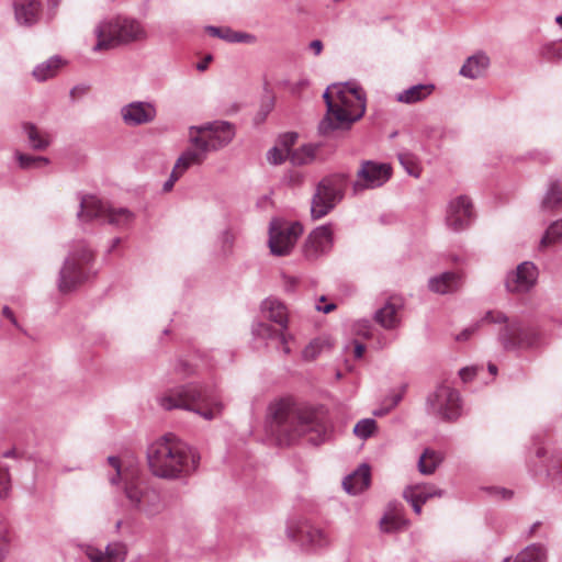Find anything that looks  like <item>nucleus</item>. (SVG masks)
Returning a JSON list of instances; mask_svg holds the SVG:
<instances>
[{
	"instance_id": "1",
	"label": "nucleus",
	"mask_w": 562,
	"mask_h": 562,
	"mask_svg": "<svg viewBox=\"0 0 562 562\" xmlns=\"http://www.w3.org/2000/svg\"><path fill=\"white\" fill-rule=\"evenodd\" d=\"M267 430L281 446L292 445L303 436L317 446L327 435V427L315 409L285 400L270 405Z\"/></svg>"
},
{
	"instance_id": "2",
	"label": "nucleus",
	"mask_w": 562,
	"mask_h": 562,
	"mask_svg": "<svg viewBox=\"0 0 562 562\" xmlns=\"http://www.w3.org/2000/svg\"><path fill=\"white\" fill-rule=\"evenodd\" d=\"M153 475L165 480L188 477L199 467L200 454L173 434H166L147 448Z\"/></svg>"
},
{
	"instance_id": "3",
	"label": "nucleus",
	"mask_w": 562,
	"mask_h": 562,
	"mask_svg": "<svg viewBox=\"0 0 562 562\" xmlns=\"http://www.w3.org/2000/svg\"><path fill=\"white\" fill-rule=\"evenodd\" d=\"M158 405L165 411L191 412L205 420L220 417L224 403L216 389L204 382H189L167 389L157 396Z\"/></svg>"
},
{
	"instance_id": "4",
	"label": "nucleus",
	"mask_w": 562,
	"mask_h": 562,
	"mask_svg": "<svg viewBox=\"0 0 562 562\" xmlns=\"http://www.w3.org/2000/svg\"><path fill=\"white\" fill-rule=\"evenodd\" d=\"M235 126L227 121L207 122L189 127V143L184 155L193 165H202L212 151L226 147L235 137Z\"/></svg>"
},
{
	"instance_id": "5",
	"label": "nucleus",
	"mask_w": 562,
	"mask_h": 562,
	"mask_svg": "<svg viewBox=\"0 0 562 562\" xmlns=\"http://www.w3.org/2000/svg\"><path fill=\"white\" fill-rule=\"evenodd\" d=\"M97 43L92 50L103 52L120 45L144 42L148 33L144 24L136 18L117 14L100 21L94 27Z\"/></svg>"
},
{
	"instance_id": "6",
	"label": "nucleus",
	"mask_w": 562,
	"mask_h": 562,
	"mask_svg": "<svg viewBox=\"0 0 562 562\" xmlns=\"http://www.w3.org/2000/svg\"><path fill=\"white\" fill-rule=\"evenodd\" d=\"M482 323L503 325L498 331L497 338L505 350L532 347L539 338L533 327L525 325L518 319H508L501 311H488L480 322L458 334L456 339L458 341H467L477 331Z\"/></svg>"
},
{
	"instance_id": "7",
	"label": "nucleus",
	"mask_w": 562,
	"mask_h": 562,
	"mask_svg": "<svg viewBox=\"0 0 562 562\" xmlns=\"http://www.w3.org/2000/svg\"><path fill=\"white\" fill-rule=\"evenodd\" d=\"M77 217L83 222L102 220L117 228L127 229L135 221V213L126 207L111 206L95 195H81Z\"/></svg>"
},
{
	"instance_id": "8",
	"label": "nucleus",
	"mask_w": 562,
	"mask_h": 562,
	"mask_svg": "<svg viewBox=\"0 0 562 562\" xmlns=\"http://www.w3.org/2000/svg\"><path fill=\"white\" fill-rule=\"evenodd\" d=\"M92 260V250L85 241H77L59 271L58 290L61 293H69L82 284L88 279L85 266Z\"/></svg>"
},
{
	"instance_id": "9",
	"label": "nucleus",
	"mask_w": 562,
	"mask_h": 562,
	"mask_svg": "<svg viewBox=\"0 0 562 562\" xmlns=\"http://www.w3.org/2000/svg\"><path fill=\"white\" fill-rule=\"evenodd\" d=\"M347 176L342 173L325 177L316 187L311 204L314 220L326 216L344 198Z\"/></svg>"
},
{
	"instance_id": "10",
	"label": "nucleus",
	"mask_w": 562,
	"mask_h": 562,
	"mask_svg": "<svg viewBox=\"0 0 562 562\" xmlns=\"http://www.w3.org/2000/svg\"><path fill=\"white\" fill-rule=\"evenodd\" d=\"M335 88H337L336 105L341 110L337 113L342 115L344 122L339 123L334 119V132L350 128L366 112V99L360 88H352L348 83H335Z\"/></svg>"
},
{
	"instance_id": "11",
	"label": "nucleus",
	"mask_w": 562,
	"mask_h": 562,
	"mask_svg": "<svg viewBox=\"0 0 562 562\" xmlns=\"http://www.w3.org/2000/svg\"><path fill=\"white\" fill-rule=\"evenodd\" d=\"M130 506L145 516L153 518L164 509L160 494L142 482H128L124 487Z\"/></svg>"
},
{
	"instance_id": "12",
	"label": "nucleus",
	"mask_w": 562,
	"mask_h": 562,
	"mask_svg": "<svg viewBox=\"0 0 562 562\" xmlns=\"http://www.w3.org/2000/svg\"><path fill=\"white\" fill-rule=\"evenodd\" d=\"M392 177V167L386 162L362 160L352 183L353 194L373 190L385 184Z\"/></svg>"
},
{
	"instance_id": "13",
	"label": "nucleus",
	"mask_w": 562,
	"mask_h": 562,
	"mask_svg": "<svg viewBox=\"0 0 562 562\" xmlns=\"http://www.w3.org/2000/svg\"><path fill=\"white\" fill-rule=\"evenodd\" d=\"M302 233L303 227L300 223L271 221L268 241L271 252L276 256L289 255Z\"/></svg>"
},
{
	"instance_id": "14",
	"label": "nucleus",
	"mask_w": 562,
	"mask_h": 562,
	"mask_svg": "<svg viewBox=\"0 0 562 562\" xmlns=\"http://www.w3.org/2000/svg\"><path fill=\"white\" fill-rule=\"evenodd\" d=\"M431 413L447 420H454L460 416L459 393L448 385H439L427 398Z\"/></svg>"
},
{
	"instance_id": "15",
	"label": "nucleus",
	"mask_w": 562,
	"mask_h": 562,
	"mask_svg": "<svg viewBox=\"0 0 562 562\" xmlns=\"http://www.w3.org/2000/svg\"><path fill=\"white\" fill-rule=\"evenodd\" d=\"M474 218V211L471 200L460 195L451 200L447 206L446 225L453 232L464 231Z\"/></svg>"
},
{
	"instance_id": "16",
	"label": "nucleus",
	"mask_w": 562,
	"mask_h": 562,
	"mask_svg": "<svg viewBox=\"0 0 562 562\" xmlns=\"http://www.w3.org/2000/svg\"><path fill=\"white\" fill-rule=\"evenodd\" d=\"M537 278V267L530 261H524L516 270L507 273L505 288L510 293H526L536 284Z\"/></svg>"
},
{
	"instance_id": "17",
	"label": "nucleus",
	"mask_w": 562,
	"mask_h": 562,
	"mask_svg": "<svg viewBox=\"0 0 562 562\" xmlns=\"http://www.w3.org/2000/svg\"><path fill=\"white\" fill-rule=\"evenodd\" d=\"M334 244L333 229L330 224L322 225L313 229L304 245V256L308 260H314L319 256L327 254Z\"/></svg>"
},
{
	"instance_id": "18",
	"label": "nucleus",
	"mask_w": 562,
	"mask_h": 562,
	"mask_svg": "<svg viewBox=\"0 0 562 562\" xmlns=\"http://www.w3.org/2000/svg\"><path fill=\"white\" fill-rule=\"evenodd\" d=\"M121 117L127 126H139L151 123L157 110L150 102L133 101L121 108Z\"/></svg>"
},
{
	"instance_id": "19",
	"label": "nucleus",
	"mask_w": 562,
	"mask_h": 562,
	"mask_svg": "<svg viewBox=\"0 0 562 562\" xmlns=\"http://www.w3.org/2000/svg\"><path fill=\"white\" fill-rule=\"evenodd\" d=\"M337 98V88H335V83L329 86L325 92L323 93V99L325 101L327 111L325 116L318 124V133L322 136H328L334 133V119L339 123L344 122L342 115L338 114L341 110L337 109L336 105Z\"/></svg>"
},
{
	"instance_id": "20",
	"label": "nucleus",
	"mask_w": 562,
	"mask_h": 562,
	"mask_svg": "<svg viewBox=\"0 0 562 562\" xmlns=\"http://www.w3.org/2000/svg\"><path fill=\"white\" fill-rule=\"evenodd\" d=\"M126 554V547L121 542L108 544L105 552L94 547H88L86 549V555L90 562H124Z\"/></svg>"
},
{
	"instance_id": "21",
	"label": "nucleus",
	"mask_w": 562,
	"mask_h": 562,
	"mask_svg": "<svg viewBox=\"0 0 562 562\" xmlns=\"http://www.w3.org/2000/svg\"><path fill=\"white\" fill-rule=\"evenodd\" d=\"M261 311L267 318L278 324L281 329L286 330L289 326V315L286 306L274 297H268L261 303Z\"/></svg>"
},
{
	"instance_id": "22",
	"label": "nucleus",
	"mask_w": 562,
	"mask_h": 562,
	"mask_svg": "<svg viewBox=\"0 0 562 562\" xmlns=\"http://www.w3.org/2000/svg\"><path fill=\"white\" fill-rule=\"evenodd\" d=\"M370 485V467L361 464L359 468L347 475L342 481V486L348 494L357 495L368 488Z\"/></svg>"
},
{
	"instance_id": "23",
	"label": "nucleus",
	"mask_w": 562,
	"mask_h": 562,
	"mask_svg": "<svg viewBox=\"0 0 562 562\" xmlns=\"http://www.w3.org/2000/svg\"><path fill=\"white\" fill-rule=\"evenodd\" d=\"M41 2L38 0H21L14 3L15 20L20 25L31 26L38 21Z\"/></svg>"
},
{
	"instance_id": "24",
	"label": "nucleus",
	"mask_w": 562,
	"mask_h": 562,
	"mask_svg": "<svg viewBox=\"0 0 562 562\" xmlns=\"http://www.w3.org/2000/svg\"><path fill=\"white\" fill-rule=\"evenodd\" d=\"M288 537L292 540L302 541L303 543L306 542L312 547H323L328 542L327 536L322 529L307 524L302 525L299 528L297 533L288 529Z\"/></svg>"
},
{
	"instance_id": "25",
	"label": "nucleus",
	"mask_w": 562,
	"mask_h": 562,
	"mask_svg": "<svg viewBox=\"0 0 562 562\" xmlns=\"http://www.w3.org/2000/svg\"><path fill=\"white\" fill-rule=\"evenodd\" d=\"M490 66V58L485 53H476L470 56L460 69V75L476 79L482 77Z\"/></svg>"
},
{
	"instance_id": "26",
	"label": "nucleus",
	"mask_w": 562,
	"mask_h": 562,
	"mask_svg": "<svg viewBox=\"0 0 562 562\" xmlns=\"http://www.w3.org/2000/svg\"><path fill=\"white\" fill-rule=\"evenodd\" d=\"M429 289L439 294H447L457 291L461 286V277L456 272H443L429 279Z\"/></svg>"
},
{
	"instance_id": "27",
	"label": "nucleus",
	"mask_w": 562,
	"mask_h": 562,
	"mask_svg": "<svg viewBox=\"0 0 562 562\" xmlns=\"http://www.w3.org/2000/svg\"><path fill=\"white\" fill-rule=\"evenodd\" d=\"M400 305L391 301L386 302L381 308L374 313V319L385 329H394L400 325L397 315Z\"/></svg>"
},
{
	"instance_id": "28",
	"label": "nucleus",
	"mask_w": 562,
	"mask_h": 562,
	"mask_svg": "<svg viewBox=\"0 0 562 562\" xmlns=\"http://www.w3.org/2000/svg\"><path fill=\"white\" fill-rule=\"evenodd\" d=\"M435 89L434 85L418 83L403 90L396 94V101L406 104H413L425 100L432 93Z\"/></svg>"
},
{
	"instance_id": "29",
	"label": "nucleus",
	"mask_w": 562,
	"mask_h": 562,
	"mask_svg": "<svg viewBox=\"0 0 562 562\" xmlns=\"http://www.w3.org/2000/svg\"><path fill=\"white\" fill-rule=\"evenodd\" d=\"M30 147L34 150H44L50 145V136L48 133L41 131L33 123L26 122L22 125Z\"/></svg>"
},
{
	"instance_id": "30",
	"label": "nucleus",
	"mask_w": 562,
	"mask_h": 562,
	"mask_svg": "<svg viewBox=\"0 0 562 562\" xmlns=\"http://www.w3.org/2000/svg\"><path fill=\"white\" fill-rule=\"evenodd\" d=\"M442 461L443 457L440 452L427 448L418 459V472L423 475H431L436 472L437 468L442 463Z\"/></svg>"
},
{
	"instance_id": "31",
	"label": "nucleus",
	"mask_w": 562,
	"mask_h": 562,
	"mask_svg": "<svg viewBox=\"0 0 562 562\" xmlns=\"http://www.w3.org/2000/svg\"><path fill=\"white\" fill-rule=\"evenodd\" d=\"M333 344L328 337H317L308 342L302 351V358L305 361H313L323 352L329 351Z\"/></svg>"
},
{
	"instance_id": "32",
	"label": "nucleus",
	"mask_w": 562,
	"mask_h": 562,
	"mask_svg": "<svg viewBox=\"0 0 562 562\" xmlns=\"http://www.w3.org/2000/svg\"><path fill=\"white\" fill-rule=\"evenodd\" d=\"M514 562H547V549L541 543L529 544L517 553Z\"/></svg>"
},
{
	"instance_id": "33",
	"label": "nucleus",
	"mask_w": 562,
	"mask_h": 562,
	"mask_svg": "<svg viewBox=\"0 0 562 562\" xmlns=\"http://www.w3.org/2000/svg\"><path fill=\"white\" fill-rule=\"evenodd\" d=\"M319 146L315 144H306L297 149L292 150L290 161L294 166H303L314 161Z\"/></svg>"
},
{
	"instance_id": "34",
	"label": "nucleus",
	"mask_w": 562,
	"mask_h": 562,
	"mask_svg": "<svg viewBox=\"0 0 562 562\" xmlns=\"http://www.w3.org/2000/svg\"><path fill=\"white\" fill-rule=\"evenodd\" d=\"M407 525L408 521L396 509L386 513L380 520L381 530L384 532H395L404 529Z\"/></svg>"
},
{
	"instance_id": "35",
	"label": "nucleus",
	"mask_w": 562,
	"mask_h": 562,
	"mask_svg": "<svg viewBox=\"0 0 562 562\" xmlns=\"http://www.w3.org/2000/svg\"><path fill=\"white\" fill-rule=\"evenodd\" d=\"M405 490H412V494L417 498L418 502L424 504L432 497H442L445 491L432 485V484H416L407 486Z\"/></svg>"
},
{
	"instance_id": "36",
	"label": "nucleus",
	"mask_w": 562,
	"mask_h": 562,
	"mask_svg": "<svg viewBox=\"0 0 562 562\" xmlns=\"http://www.w3.org/2000/svg\"><path fill=\"white\" fill-rule=\"evenodd\" d=\"M61 65L59 57H50L46 61L37 65L33 70V76L38 81H45L54 77Z\"/></svg>"
},
{
	"instance_id": "37",
	"label": "nucleus",
	"mask_w": 562,
	"mask_h": 562,
	"mask_svg": "<svg viewBox=\"0 0 562 562\" xmlns=\"http://www.w3.org/2000/svg\"><path fill=\"white\" fill-rule=\"evenodd\" d=\"M562 203V189L558 181H552L541 202V209L552 211Z\"/></svg>"
},
{
	"instance_id": "38",
	"label": "nucleus",
	"mask_w": 562,
	"mask_h": 562,
	"mask_svg": "<svg viewBox=\"0 0 562 562\" xmlns=\"http://www.w3.org/2000/svg\"><path fill=\"white\" fill-rule=\"evenodd\" d=\"M193 164L184 156L180 155L177 159L169 179L164 183V191H170L175 182L191 167Z\"/></svg>"
},
{
	"instance_id": "39",
	"label": "nucleus",
	"mask_w": 562,
	"mask_h": 562,
	"mask_svg": "<svg viewBox=\"0 0 562 562\" xmlns=\"http://www.w3.org/2000/svg\"><path fill=\"white\" fill-rule=\"evenodd\" d=\"M398 161L404 170L414 178H419L422 173V166L417 157L409 153L404 151L397 155Z\"/></svg>"
},
{
	"instance_id": "40",
	"label": "nucleus",
	"mask_w": 562,
	"mask_h": 562,
	"mask_svg": "<svg viewBox=\"0 0 562 562\" xmlns=\"http://www.w3.org/2000/svg\"><path fill=\"white\" fill-rule=\"evenodd\" d=\"M207 32L215 37H220L229 43H239L245 42L250 35L246 33L233 32L228 27H216V26H207Z\"/></svg>"
},
{
	"instance_id": "41",
	"label": "nucleus",
	"mask_w": 562,
	"mask_h": 562,
	"mask_svg": "<svg viewBox=\"0 0 562 562\" xmlns=\"http://www.w3.org/2000/svg\"><path fill=\"white\" fill-rule=\"evenodd\" d=\"M19 166L22 169L43 168L49 164V159L43 156H31L25 154H16Z\"/></svg>"
},
{
	"instance_id": "42",
	"label": "nucleus",
	"mask_w": 562,
	"mask_h": 562,
	"mask_svg": "<svg viewBox=\"0 0 562 562\" xmlns=\"http://www.w3.org/2000/svg\"><path fill=\"white\" fill-rule=\"evenodd\" d=\"M376 428V423L372 418H364L359 420L355 428L353 434L360 439H368L372 436Z\"/></svg>"
},
{
	"instance_id": "43",
	"label": "nucleus",
	"mask_w": 562,
	"mask_h": 562,
	"mask_svg": "<svg viewBox=\"0 0 562 562\" xmlns=\"http://www.w3.org/2000/svg\"><path fill=\"white\" fill-rule=\"evenodd\" d=\"M562 238V220L553 222L546 231L541 245L547 246Z\"/></svg>"
},
{
	"instance_id": "44",
	"label": "nucleus",
	"mask_w": 562,
	"mask_h": 562,
	"mask_svg": "<svg viewBox=\"0 0 562 562\" xmlns=\"http://www.w3.org/2000/svg\"><path fill=\"white\" fill-rule=\"evenodd\" d=\"M540 55L549 61H560L562 59V44L547 43L540 48Z\"/></svg>"
},
{
	"instance_id": "45",
	"label": "nucleus",
	"mask_w": 562,
	"mask_h": 562,
	"mask_svg": "<svg viewBox=\"0 0 562 562\" xmlns=\"http://www.w3.org/2000/svg\"><path fill=\"white\" fill-rule=\"evenodd\" d=\"M255 336L262 339L279 338L280 330L273 329L270 325L265 323H258L252 327Z\"/></svg>"
},
{
	"instance_id": "46",
	"label": "nucleus",
	"mask_w": 562,
	"mask_h": 562,
	"mask_svg": "<svg viewBox=\"0 0 562 562\" xmlns=\"http://www.w3.org/2000/svg\"><path fill=\"white\" fill-rule=\"evenodd\" d=\"M11 487L9 468L0 465V498H8L11 493Z\"/></svg>"
},
{
	"instance_id": "47",
	"label": "nucleus",
	"mask_w": 562,
	"mask_h": 562,
	"mask_svg": "<svg viewBox=\"0 0 562 562\" xmlns=\"http://www.w3.org/2000/svg\"><path fill=\"white\" fill-rule=\"evenodd\" d=\"M547 477L553 483L562 482V460L552 459L547 469Z\"/></svg>"
},
{
	"instance_id": "48",
	"label": "nucleus",
	"mask_w": 562,
	"mask_h": 562,
	"mask_svg": "<svg viewBox=\"0 0 562 562\" xmlns=\"http://www.w3.org/2000/svg\"><path fill=\"white\" fill-rule=\"evenodd\" d=\"M297 134L294 132H289L279 137L278 146L290 158L292 153L291 147L296 143Z\"/></svg>"
},
{
	"instance_id": "49",
	"label": "nucleus",
	"mask_w": 562,
	"mask_h": 562,
	"mask_svg": "<svg viewBox=\"0 0 562 562\" xmlns=\"http://www.w3.org/2000/svg\"><path fill=\"white\" fill-rule=\"evenodd\" d=\"M267 159L271 165H280L289 157L279 146H274L268 151Z\"/></svg>"
},
{
	"instance_id": "50",
	"label": "nucleus",
	"mask_w": 562,
	"mask_h": 562,
	"mask_svg": "<svg viewBox=\"0 0 562 562\" xmlns=\"http://www.w3.org/2000/svg\"><path fill=\"white\" fill-rule=\"evenodd\" d=\"M404 498L412 505L413 510L417 514H422L423 502H418L416 497L412 494V490H404L403 492Z\"/></svg>"
},
{
	"instance_id": "51",
	"label": "nucleus",
	"mask_w": 562,
	"mask_h": 562,
	"mask_svg": "<svg viewBox=\"0 0 562 562\" xmlns=\"http://www.w3.org/2000/svg\"><path fill=\"white\" fill-rule=\"evenodd\" d=\"M405 390H406V386L403 385V386H401V390L398 392L393 393L389 396V398L386 400L389 409L395 407L402 401Z\"/></svg>"
},
{
	"instance_id": "52",
	"label": "nucleus",
	"mask_w": 562,
	"mask_h": 562,
	"mask_svg": "<svg viewBox=\"0 0 562 562\" xmlns=\"http://www.w3.org/2000/svg\"><path fill=\"white\" fill-rule=\"evenodd\" d=\"M108 462L115 469L116 474L110 479V482L112 484H116L119 481V477L121 476V465H120V459L116 457H109Z\"/></svg>"
},
{
	"instance_id": "53",
	"label": "nucleus",
	"mask_w": 562,
	"mask_h": 562,
	"mask_svg": "<svg viewBox=\"0 0 562 562\" xmlns=\"http://www.w3.org/2000/svg\"><path fill=\"white\" fill-rule=\"evenodd\" d=\"M281 344V350L284 355H289L291 352L290 347L288 346L289 339H292L291 335H288L285 330H280L279 338Z\"/></svg>"
},
{
	"instance_id": "54",
	"label": "nucleus",
	"mask_w": 562,
	"mask_h": 562,
	"mask_svg": "<svg viewBox=\"0 0 562 562\" xmlns=\"http://www.w3.org/2000/svg\"><path fill=\"white\" fill-rule=\"evenodd\" d=\"M88 90H89L88 86H83V85L75 86L70 90V97L75 100L77 98L85 95L88 92Z\"/></svg>"
},
{
	"instance_id": "55",
	"label": "nucleus",
	"mask_w": 562,
	"mask_h": 562,
	"mask_svg": "<svg viewBox=\"0 0 562 562\" xmlns=\"http://www.w3.org/2000/svg\"><path fill=\"white\" fill-rule=\"evenodd\" d=\"M175 370H176V372L183 374V375H188L191 373V368H190L189 363L183 360L177 361V363L175 364Z\"/></svg>"
},
{
	"instance_id": "56",
	"label": "nucleus",
	"mask_w": 562,
	"mask_h": 562,
	"mask_svg": "<svg viewBox=\"0 0 562 562\" xmlns=\"http://www.w3.org/2000/svg\"><path fill=\"white\" fill-rule=\"evenodd\" d=\"M2 315H3L5 318H8V319L11 322V324H12L13 326H15L16 328H19V327H20V325H19V323H18V319H16V317H15V315H14L13 311H12L9 306H4V307L2 308Z\"/></svg>"
},
{
	"instance_id": "57",
	"label": "nucleus",
	"mask_w": 562,
	"mask_h": 562,
	"mask_svg": "<svg viewBox=\"0 0 562 562\" xmlns=\"http://www.w3.org/2000/svg\"><path fill=\"white\" fill-rule=\"evenodd\" d=\"M222 240L224 249H231L233 246L234 236L229 231H225L222 234Z\"/></svg>"
},
{
	"instance_id": "58",
	"label": "nucleus",
	"mask_w": 562,
	"mask_h": 562,
	"mask_svg": "<svg viewBox=\"0 0 562 562\" xmlns=\"http://www.w3.org/2000/svg\"><path fill=\"white\" fill-rule=\"evenodd\" d=\"M353 344H355V349H353L355 358L356 359L362 358V356L364 353V350H366L364 345L359 342V341H357V340H355Z\"/></svg>"
},
{
	"instance_id": "59",
	"label": "nucleus",
	"mask_w": 562,
	"mask_h": 562,
	"mask_svg": "<svg viewBox=\"0 0 562 562\" xmlns=\"http://www.w3.org/2000/svg\"><path fill=\"white\" fill-rule=\"evenodd\" d=\"M310 48L315 55H319L323 50V43L319 40H314L310 43Z\"/></svg>"
},
{
	"instance_id": "60",
	"label": "nucleus",
	"mask_w": 562,
	"mask_h": 562,
	"mask_svg": "<svg viewBox=\"0 0 562 562\" xmlns=\"http://www.w3.org/2000/svg\"><path fill=\"white\" fill-rule=\"evenodd\" d=\"M461 379L463 381H468V380H471L474 375V371L472 369H469V368H463L460 370L459 372Z\"/></svg>"
},
{
	"instance_id": "61",
	"label": "nucleus",
	"mask_w": 562,
	"mask_h": 562,
	"mask_svg": "<svg viewBox=\"0 0 562 562\" xmlns=\"http://www.w3.org/2000/svg\"><path fill=\"white\" fill-rule=\"evenodd\" d=\"M8 552H9V541L7 539H4L0 543V562L4 560V558L7 557Z\"/></svg>"
},
{
	"instance_id": "62",
	"label": "nucleus",
	"mask_w": 562,
	"mask_h": 562,
	"mask_svg": "<svg viewBox=\"0 0 562 562\" xmlns=\"http://www.w3.org/2000/svg\"><path fill=\"white\" fill-rule=\"evenodd\" d=\"M212 60V56L211 55H207L202 61L196 64V69L199 71H204L206 70L207 66H209V63Z\"/></svg>"
},
{
	"instance_id": "63",
	"label": "nucleus",
	"mask_w": 562,
	"mask_h": 562,
	"mask_svg": "<svg viewBox=\"0 0 562 562\" xmlns=\"http://www.w3.org/2000/svg\"><path fill=\"white\" fill-rule=\"evenodd\" d=\"M496 491H497L498 494L502 495L503 498L509 499L514 495L513 491H510V490L497 488Z\"/></svg>"
},
{
	"instance_id": "64",
	"label": "nucleus",
	"mask_w": 562,
	"mask_h": 562,
	"mask_svg": "<svg viewBox=\"0 0 562 562\" xmlns=\"http://www.w3.org/2000/svg\"><path fill=\"white\" fill-rule=\"evenodd\" d=\"M316 308L318 311H322L323 313L327 314L336 308L335 304H327L325 306L317 305Z\"/></svg>"
}]
</instances>
